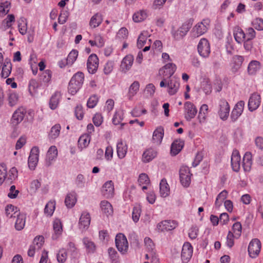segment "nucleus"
I'll list each match as a JSON object with an SVG mask.
<instances>
[{"label":"nucleus","instance_id":"obj_1","mask_svg":"<svg viewBox=\"0 0 263 263\" xmlns=\"http://www.w3.org/2000/svg\"><path fill=\"white\" fill-rule=\"evenodd\" d=\"M210 21L209 19H204L202 22L196 24L192 30V35L198 37L206 32L209 26Z\"/></svg>","mask_w":263,"mask_h":263},{"label":"nucleus","instance_id":"obj_2","mask_svg":"<svg viewBox=\"0 0 263 263\" xmlns=\"http://www.w3.org/2000/svg\"><path fill=\"white\" fill-rule=\"evenodd\" d=\"M116 246L118 251L124 254L127 252L128 245L127 239L124 235L120 233L116 235L115 239Z\"/></svg>","mask_w":263,"mask_h":263},{"label":"nucleus","instance_id":"obj_3","mask_svg":"<svg viewBox=\"0 0 263 263\" xmlns=\"http://www.w3.org/2000/svg\"><path fill=\"white\" fill-rule=\"evenodd\" d=\"M180 180L183 186L187 187L191 183V177L189 168L186 166H182L179 171Z\"/></svg>","mask_w":263,"mask_h":263},{"label":"nucleus","instance_id":"obj_4","mask_svg":"<svg viewBox=\"0 0 263 263\" xmlns=\"http://www.w3.org/2000/svg\"><path fill=\"white\" fill-rule=\"evenodd\" d=\"M261 248V242L257 238L253 239L248 246V252L252 258L256 257L259 254Z\"/></svg>","mask_w":263,"mask_h":263},{"label":"nucleus","instance_id":"obj_5","mask_svg":"<svg viewBox=\"0 0 263 263\" xmlns=\"http://www.w3.org/2000/svg\"><path fill=\"white\" fill-rule=\"evenodd\" d=\"M184 117L187 121L193 119L197 112L195 106L191 102H186L184 104Z\"/></svg>","mask_w":263,"mask_h":263},{"label":"nucleus","instance_id":"obj_6","mask_svg":"<svg viewBox=\"0 0 263 263\" xmlns=\"http://www.w3.org/2000/svg\"><path fill=\"white\" fill-rule=\"evenodd\" d=\"M219 106L218 115L220 119L222 120H226L230 112V106L228 102L224 99H221L219 101Z\"/></svg>","mask_w":263,"mask_h":263},{"label":"nucleus","instance_id":"obj_7","mask_svg":"<svg viewBox=\"0 0 263 263\" xmlns=\"http://www.w3.org/2000/svg\"><path fill=\"white\" fill-rule=\"evenodd\" d=\"M261 103V97L256 92L252 93L248 101V109L250 111L256 110L260 106Z\"/></svg>","mask_w":263,"mask_h":263},{"label":"nucleus","instance_id":"obj_8","mask_svg":"<svg viewBox=\"0 0 263 263\" xmlns=\"http://www.w3.org/2000/svg\"><path fill=\"white\" fill-rule=\"evenodd\" d=\"M198 51L201 56L204 58L208 57L210 53V46L208 41L205 39H201L198 45Z\"/></svg>","mask_w":263,"mask_h":263},{"label":"nucleus","instance_id":"obj_9","mask_svg":"<svg viewBox=\"0 0 263 263\" xmlns=\"http://www.w3.org/2000/svg\"><path fill=\"white\" fill-rule=\"evenodd\" d=\"M99 65V59L96 54H91L88 58L87 67L90 73L93 74L97 70Z\"/></svg>","mask_w":263,"mask_h":263},{"label":"nucleus","instance_id":"obj_10","mask_svg":"<svg viewBox=\"0 0 263 263\" xmlns=\"http://www.w3.org/2000/svg\"><path fill=\"white\" fill-rule=\"evenodd\" d=\"M39 149L37 147H33L30 152L28 158V166L31 170H34L39 160Z\"/></svg>","mask_w":263,"mask_h":263},{"label":"nucleus","instance_id":"obj_11","mask_svg":"<svg viewBox=\"0 0 263 263\" xmlns=\"http://www.w3.org/2000/svg\"><path fill=\"white\" fill-rule=\"evenodd\" d=\"M193 254V248L189 242L184 243L181 252V259L183 263H187Z\"/></svg>","mask_w":263,"mask_h":263},{"label":"nucleus","instance_id":"obj_12","mask_svg":"<svg viewBox=\"0 0 263 263\" xmlns=\"http://www.w3.org/2000/svg\"><path fill=\"white\" fill-rule=\"evenodd\" d=\"M177 223L174 220H164L157 224L158 229L161 232L171 231L176 228Z\"/></svg>","mask_w":263,"mask_h":263},{"label":"nucleus","instance_id":"obj_13","mask_svg":"<svg viewBox=\"0 0 263 263\" xmlns=\"http://www.w3.org/2000/svg\"><path fill=\"white\" fill-rule=\"evenodd\" d=\"M26 113V109L23 107H20L16 109L13 114L11 118V123L14 125H16L21 122Z\"/></svg>","mask_w":263,"mask_h":263},{"label":"nucleus","instance_id":"obj_14","mask_svg":"<svg viewBox=\"0 0 263 263\" xmlns=\"http://www.w3.org/2000/svg\"><path fill=\"white\" fill-rule=\"evenodd\" d=\"M101 191L105 198H112L114 195V186L112 181L106 182L103 185Z\"/></svg>","mask_w":263,"mask_h":263},{"label":"nucleus","instance_id":"obj_15","mask_svg":"<svg viewBox=\"0 0 263 263\" xmlns=\"http://www.w3.org/2000/svg\"><path fill=\"white\" fill-rule=\"evenodd\" d=\"M245 102L243 101H239L235 105L231 115V118L233 121H235L242 114Z\"/></svg>","mask_w":263,"mask_h":263},{"label":"nucleus","instance_id":"obj_16","mask_svg":"<svg viewBox=\"0 0 263 263\" xmlns=\"http://www.w3.org/2000/svg\"><path fill=\"white\" fill-rule=\"evenodd\" d=\"M240 156L239 152L235 149L233 151L231 156V165L234 171L237 172L240 168Z\"/></svg>","mask_w":263,"mask_h":263},{"label":"nucleus","instance_id":"obj_17","mask_svg":"<svg viewBox=\"0 0 263 263\" xmlns=\"http://www.w3.org/2000/svg\"><path fill=\"white\" fill-rule=\"evenodd\" d=\"M58 155V150L55 146H51L48 149L46 158L45 160V164L47 166L51 165L52 161L55 160Z\"/></svg>","mask_w":263,"mask_h":263},{"label":"nucleus","instance_id":"obj_18","mask_svg":"<svg viewBox=\"0 0 263 263\" xmlns=\"http://www.w3.org/2000/svg\"><path fill=\"white\" fill-rule=\"evenodd\" d=\"M90 223V216L88 213L83 212L79 219V226L81 230L88 228Z\"/></svg>","mask_w":263,"mask_h":263},{"label":"nucleus","instance_id":"obj_19","mask_svg":"<svg viewBox=\"0 0 263 263\" xmlns=\"http://www.w3.org/2000/svg\"><path fill=\"white\" fill-rule=\"evenodd\" d=\"M14 214L13 217H17L15 223V228L17 231L22 230L25 225L26 215L24 214L17 213L16 211L14 212Z\"/></svg>","mask_w":263,"mask_h":263},{"label":"nucleus","instance_id":"obj_20","mask_svg":"<svg viewBox=\"0 0 263 263\" xmlns=\"http://www.w3.org/2000/svg\"><path fill=\"white\" fill-rule=\"evenodd\" d=\"M164 136V129L162 126L157 127L153 133L152 142L153 143L159 145L161 143Z\"/></svg>","mask_w":263,"mask_h":263},{"label":"nucleus","instance_id":"obj_21","mask_svg":"<svg viewBox=\"0 0 263 263\" xmlns=\"http://www.w3.org/2000/svg\"><path fill=\"white\" fill-rule=\"evenodd\" d=\"M134 61V57L132 55H127L124 58L121 64L122 71L126 72L132 67Z\"/></svg>","mask_w":263,"mask_h":263},{"label":"nucleus","instance_id":"obj_22","mask_svg":"<svg viewBox=\"0 0 263 263\" xmlns=\"http://www.w3.org/2000/svg\"><path fill=\"white\" fill-rule=\"evenodd\" d=\"M103 21V15L100 13H95L90 18L89 25L91 28L98 27Z\"/></svg>","mask_w":263,"mask_h":263},{"label":"nucleus","instance_id":"obj_23","mask_svg":"<svg viewBox=\"0 0 263 263\" xmlns=\"http://www.w3.org/2000/svg\"><path fill=\"white\" fill-rule=\"evenodd\" d=\"M252 154L250 152H247L243 158L242 167L245 172H249L251 170L252 164Z\"/></svg>","mask_w":263,"mask_h":263},{"label":"nucleus","instance_id":"obj_24","mask_svg":"<svg viewBox=\"0 0 263 263\" xmlns=\"http://www.w3.org/2000/svg\"><path fill=\"white\" fill-rule=\"evenodd\" d=\"M179 85L180 84L178 81L174 79V78L171 79L167 83V86L168 88V93L170 95H173L175 94L179 87Z\"/></svg>","mask_w":263,"mask_h":263},{"label":"nucleus","instance_id":"obj_25","mask_svg":"<svg viewBox=\"0 0 263 263\" xmlns=\"http://www.w3.org/2000/svg\"><path fill=\"white\" fill-rule=\"evenodd\" d=\"M144 243L148 251L150 253V255L154 260L157 259L156 254L154 251L155 244L152 240L149 237H145L144 239Z\"/></svg>","mask_w":263,"mask_h":263},{"label":"nucleus","instance_id":"obj_26","mask_svg":"<svg viewBox=\"0 0 263 263\" xmlns=\"http://www.w3.org/2000/svg\"><path fill=\"white\" fill-rule=\"evenodd\" d=\"M157 154V152L152 148H149L145 151L142 155V161L144 163H147L152 161Z\"/></svg>","mask_w":263,"mask_h":263},{"label":"nucleus","instance_id":"obj_27","mask_svg":"<svg viewBox=\"0 0 263 263\" xmlns=\"http://www.w3.org/2000/svg\"><path fill=\"white\" fill-rule=\"evenodd\" d=\"M12 69L11 63L10 60L6 59L2 67L1 76L2 78H7L11 73Z\"/></svg>","mask_w":263,"mask_h":263},{"label":"nucleus","instance_id":"obj_28","mask_svg":"<svg viewBox=\"0 0 263 263\" xmlns=\"http://www.w3.org/2000/svg\"><path fill=\"white\" fill-rule=\"evenodd\" d=\"M233 34L235 41L239 44H241L246 39V34L242 29L238 27H235Z\"/></svg>","mask_w":263,"mask_h":263},{"label":"nucleus","instance_id":"obj_29","mask_svg":"<svg viewBox=\"0 0 263 263\" xmlns=\"http://www.w3.org/2000/svg\"><path fill=\"white\" fill-rule=\"evenodd\" d=\"M77 202L76 193L74 192L68 193L66 196L65 203L68 208H72Z\"/></svg>","mask_w":263,"mask_h":263},{"label":"nucleus","instance_id":"obj_30","mask_svg":"<svg viewBox=\"0 0 263 263\" xmlns=\"http://www.w3.org/2000/svg\"><path fill=\"white\" fill-rule=\"evenodd\" d=\"M184 145V142L181 140L175 141L171 145V153L175 156L182 149Z\"/></svg>","mask_w":263,"mask_h":263},{"label":"nucleus","instance_id":"obj_31","mask_svg":"<svg viewBox=\"0 0 263 263\" xmlns=\"http://www.w3.org/2000/svg\"><path fill=\"white\" fill-rule=\"evenodd\" d=\"M160 193L163 197H167L170 194V187L165 179H162L160 183Z\"/></svg>","mask_w":263,"mask_h":263},{"label":"nucleus","instance_id":"obj_32","mask_svg":"<svg viewBox=\"0 0 263 263\" xmlns=\"http://www.w3.org/2000/svg\"><path fill=\"white\" fill-rule=\"evenodd\" d=\"M127 150V145L122 141L118 143L117 145V151L118 156L120 159L125 157Z\"/></svg>","mask_w":263,"mask_h":263},{"label":"nucleus","instance_id":"obj_33","mask_svg":"<svg viewBox=\"0 0 263 263\" xmlns=\"http://www.w3.org/2000/svg\"><path fill=\"white\" fill-rule=\"evenodd\" d=\"M61 96V93L58 91L55 92L51 96L49 102V106L51 109H55L58 107Z\"/></svg>","mask_w":263,"mask_h":263},{"label":"nucleus","instance_id":"obj_34","mask_svg":"<svg viewBox=\"0 0 263 263\" xmlns=\"http://www.w3.org/2000/svg\"><path fill=\"white\" fill-rule=\"evenodd\" d=\"M123 115L124 112L122 110H120L117 111L112 119V123L115 125H118L119 124H121V128H122L123 126L125 125L126 123H121L123 119Z\"/></svg>","mask_w":263,"mask_h":263},{"label":"nucleus","instance_id":"obj_35","mask_svg":"<svg viewBox=\"0 0 263 263\" xmlns=\"http://www.w3.org/2000/svg\"><path fill=\"white\" fill-rule=\"evenodd\" d=\"M61 128V126L59 124L53 126L49 133V138L50 139L54 140L58 138L60 135Z\"/></svg>","mask_w":263,"mask_h":263},{"label":"nucleus","instance_id":"obj_36","mask_svg":"<svg viewBox=\"0 0 263 263\" xmlns=\"http://www.w3.org/2000/svg\"><path fill=\"white\" fill-rule=\"evenodd\" d=\"M67 250L72 259H76L78 257L79 252L75 244L72 242H69L67 245Z\"/></svg>","mask_w":263,"mask_h":263},{"label":"nucleus","instance_id":"obj_37","mask_svg":"<svg viewBox=\"0 0 263 263\" xmlns=\"http://www.w3.org/2000/svg\"><path fill=\"white\" fill-rule=\"evenodd\" d=\"M260 68V63L257 61H251L248 66V72L251 74H255Z\"/></svg>","mask_w":263,"mask_h":263},{"label":"nucleus","instance_id":"obj_38","mask_svg":"<svg viewBox=\"0 0 263 263\" xmlns=\"http://www.w3.org/2000/svg\"><path fill=\"white\" fill-rule=\"evenodd\" d=\"M100 205L102 212L105 214L107 215H110L113 213L112 205L107 201H102Z\"/></svg>","mask_w":263,"mask_h":263},{"label":"nucleus","instance_id":"obj_39","mask_svg":"<svg viewBox=\"0 0 263 263\" xmlns=\"http://www.w3.org/2000/svg\"><path fill=\"white\" fill-rule=\"evenodd\" d=\"M146 12L145 10H140L134 14L133 19L135 22L139 23L143 21L146 19Z\"/></svg>","mask_w":263,"mask_h":263},{"label":"nucleus","instance_id":"obj_40","mask_svg":"<svg viewBox=\"0 0 263 263\" xmlns=\"http://www.w3.org/2000/svg\"><path fill=\"white\" fill-rule=\"evenodd\" d=\"M39 87L37 82L34 79L30 80L28 85V91L30 94L33 96L37 93V90Z\"/></svg>","mask_w":263,"mask_h":263},{"label":"nucleus","instance_id":"obj_41","mask_svg":"<svg viewBox=\"0 0 263 263\" xmlns=\"http://www.w3.org/2000/svg\"><path fill=\"white\" fill-rule=\"evenodd\" d=\"M163 69L165 70V76L171 77L176 71V66L173 63H168L163 67Z\"/></svg>","mask_w":263,"mask_h":263},{"label":"nucleus","instance_id":"obj_42","mask_svg":"<svg viewBox=\"0 0 263 263\" xmlns=\"http://www.w3.org/2000/svg\"><path fill=\"white\" fill-rule=\"evenodd\" d=\"M84 79V74L82 72H78L71 79V81L74 82L76 84H79V86L81 87Z\"/></svg>","mask_w":263,"mask_h":263},{"label":"nucleus","instance_id":"obj_43","mask_svg":"<svg viewBox=\"0 0 263 263\" xmlns=\"http://www.w3.org/2000/svg\"><path fill=\"white\" fill-rule=\"evenodd\" d=\"M52 72L50 70L44 71L40 76V79L45 85H48L51 81Z\"/></svg>","mask_w":263,"mask_h":263},{"label":"nucleus","instance_id":"obj_44","mask_svg":"<svg viewBox=\"0 0 263 263\" xmlns=\"http://www.w3.org/2000/svg\"><path fill=\"white\" fill-rule=\"evenodd\" d=\"M83 242L88 252L93 253L95 252L96 246L92 241H90L88 238H84Z\"/></svg>","mask_w":263,"mask_h":263},{"label":"nucleus","instance_id":"obj_45","mask_svg":"<svg viewBox=\"0 0 263 263\" xmlns=\"http://www.w3.org/2000/svg\"><path fill=\"white\" fill-rule=\"evenodd\" d=\"M140 84L138 81H134L129 88V95L130 98L134 96L139 89Z\"/></svg>","mask_w":263,"mask_h":263},{"label":"nucleus","instance_id":"obj_46","mask_svg":"<svg viewBox=\"0 0 263 263\" xmlns=\"http://www.w3.org/2000/svg\"><path fill=\"white\" fill-rule=\"evenodd\" d=\"M147 36V31H143L140 34L137 40V46L139 48H141L145 44Z\"/></svg>","mask_w":263,"mask_h":263},{"label":"nucleus","instance_id":"obj_47","mask_svg":"<svg viewBox=\"0 0 263 263\" xmlns=\"http://www.w3.org/2000/svg\"><path fill=\"white\" fill-rule=\"evenodd\" d=\"M67 253L64 248L60 249L57 255V260L60 263H64L66 260Z\"/></svg>","mask_w":263,"mask_h":263},{"label":"nucleus","instance_id":"obj_48","mask_svg":"<svg viewBox=\"0 0 263 263\" xmlns=\"http://www.w3.org/2000/svg\"><path fill=\"white\" fill-rule=\"evenodd\" d=\"M78 52L77 50H72L68 54L66 59L67 65H72L77 58Z\"/></svg>","mask_w":263,"mask_h":263},{"label":"nucleus","instance_id":"obj_49","mask_svg":"<svg viewBox=\"0 0 263 263\" xmlns=\"http://www.w3.org/2000/svg\"><path fill=\"white\" fill-rule=\"evenodd\" d=\"M78 85L76 84L74 82H73L71 80L70 81L68 88L69 93L73 95L78 92V91L81 87L79 86V84L78 83Z\"/></svg>","mask_w":263,"mask_h":263},{"label":"nucleus","instance_id":"obj_50","mask_svg":"<svg viewBox=\"0 0 263 263\" xmlns=\"http://www.w3.org/2000/svg\"><path fill=\"white\" fill-rule=\"evenodd\" d=\"M90 139L86 135L81 136L78 140V145L81 148L86 147L89 143Z\"/></svg>","mask_w":263,"mask_h":263},{"label":"nucleus","instance_id":"obj_51","mask_svg":"<svg viewBox=\"0 0 263 263\" xmlns=\"http://www.w3.org/2000/svg\"><path fill=\"white\" fill-rule=\"evenodd\" d=\"M55 209V202H48L45 208V213L49 216H51Z\"/></svg>","mask_w":263,"mask_h":263},{"label":"nucleus","instance_id":"obj_52","mask_svg":"<svg viewBox=\"0 0 263 263\" xmlns=\"http://www.w3.org/2000/svg\"><path fill=\"white\" fill-rule=\"evenodd\" d=\"M241 224L239 222H235L233 225L232 227V230L233 231V233H234L235 237L236 238H238L239 237V236L241 235Z\"/></svg>","mask_w":263,"mask_h":263},{"label":"nucleus","instance_id":"obj_53","mask_svg":"<svg viewBox=\"0 0 263 263\" xmlns=\"http://www.w3.org/2000/svg\"><path fill=\"white\" fill-rule=\"evenodd\" d=\"M44 242V238L43 236H38L34 238L32 246H35L37 250H40L43 245Z\"/></svg>","mask_w":263,"mask_h":263},{"label":"nucleus","instance_id":"obj_54","mask_svg":"<svg viewBox=\"0 0 263 263\" xmlns=\"http://www.w3.org/2000/svg\"><path fill=\"white\" fill-rule=\"evenodd\" d=\"M10 3L7 1L1 3L0 5V14L6 15L10 10Z\"/></svg>","mask_w":263,"mask_h":263},{"label":"nucleus","instance_id":"obj_55","mask_svg":"<svg viewBox=\"0 0 263 263\" xmlns=\"http://www.w3.org/2000/svg\"><path fill=\"white\" fill-rule=\"evenodd\" d=\"M18 100V95L15 92H10L8 96L9 104L10 106H13L16 104Z\"/></svg>","mask_w":263,"mask_h":263},{"label":"nucleus","instance_id":"obj_56","mask_svg":"<svg viewBox=\"0 0 263 263\" xmlns=\"http://www.w3.org/2000/svg\"><path fill=\"white\" fill-rule=\"evenodd\" d=\"M18 27L19 32L22 34L24 35L26 34L27 31V24L25 22L24 18H21L18 22Z\"/></svg>","mask_w":263,"mask_h":263},{"label":"nucleus","instance_id":"obj_57","mask_svg":"<svg viewBox=\"0 0 263 263\" xmlns=\"http://www.w3.org/2000/svg\"><path fill=\"white\" fill-rule=\"evenodd\" d=\"M191 25L189 24H183L177 31V34L181 37L184 36L191 28Z\"/></svg>","mask_w":263,"mask_h":263},{"label":"nucleus","instance_id":"obj_58","mask_svg":"<svg viewBox=\"0 0 263 263\" xmlns=\"http://www.w3.org/2000/svg\"><path fill=\"white\" fill-rule=\"evenodd\" d=\"M252 26L258 30H263V20L256 18L252 22Z\"/></svg>","mask_w":263,"mask_h":263},{"label":"nucleus","instance_id":"obj_59","mask_svg":"<svg viewBox=\"0 0 263 263\" xmlns=\"http://www.w3.org/2000/svg\"><path fill=\"white\" fill-rule=\"evenodd\" d=\"M7 168L4 164H0V184H2L6 179Z\"/></svg>","mask_w":263,"mask_h":263},{"label":"nucleus","instance_id":"obj_60","mask_svg":"<svg viewBox=\"0 0 263 263\" xmlns=\"http://www.w3.org/2000/svg\"><path fill=\"white\" fill-rule=\"evenodd\" d=\"M17 177V171L15 167L11 168L9 172V176L7 178V181H9L11 183Z\"/></svg>","mask_w":263,"mask_h":263},{"label":"nucleus","instance_id":"obj_61","mask_svg":"<svg viewBox=\"0 0 263 263\" xmlns=\"http://www.w3.org/2000/svg\"><path fill=\"white\" fill-rule=\"evenodd\" d=\"M138 182L140 185H142L143 184L147 185L149 184L150 180L146 174H141L139 177Z\"/></svg>","mask_w":263,"mask_h":263},{"label":"nucleus","instance_id":"obj_62","mask_svg":"<svg viewBox=\"0 0 263 263\" xmlns=\"http://www.w3.org/2000/svg\"><path fill=\"white\" fill-rule=\"evenodd\" d=\"M155 92V87L153 84H148L146 85L145 92L147 97H152Z\"/></svg>","mask_w":263,"mask_h":263},{"label":"nucleus","instance_id":"obj_63","mask_svg":"<svg viewBox=\"0 0 263 263\" xmlns=\"http://www.w3.org/2000/svg\"><path fill=\"white\" fill-rule=\"evenodd\" d=\"M15 210H17V208L10 204L7 205L5 209L6 214L8 217L12 218L14 215V212Z\"/></svg>","mask_w":263,"mask_h":263},{"label":"nucleus","instance_id":"obj_64","mask_svg":"<svg viewBox=\"0 0 263 263\" xmlns=\"http://www.w3.org/2000/svg\"><path fill=\"white\" fill-rule=\"evenodd\" d=\"M98 101V98L97 97V96H92L89 98L87 101V105L88 107L92 108L97 105Z\"/></svg>","mask_w":263,"mask_h":263}]
</instances>
